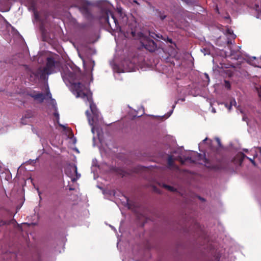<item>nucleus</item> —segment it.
<instances>
[{
    "label": "nucleus",
    "instance_id": "f257e3e1",
    "mask_svg": "<svg viewBox=\"0 0 261 261\" xmlns=\"http://www.w3.org/2000/svg\"><path fill=\"white\" fill-rule=\"evenodd\" d=\"M90 83H66V85L76 97L86 98L89 102L90 108L93 115H96L97 109L93 101L92 93L89 89Z\"/></svg>",
    "mask_w": 261,
    "mask_h": 261
},
{
    "label": "nucleus",
    "instance_id": "f03ea898",
    "mask_svg": "<svg viewBox=\"0 0 261 261\" xmlns=\"http://www.w3.org/2000/svg\"><path fill=\"white\" fill-rule=\"evenodd\" d=\"M137 24V22L135 20L129 22L128 29L124 34L125 36L129 37L130 35L134 39H140L141 45L146 50L150 52L154 51L157 48L156 43L149 37L144 36L143 34L138 31Z\"/></svg>",
    "mask_w": 261,
    "mask_h": 261
},
{
    "label": "nucleus",
    "instance_id": "7ed1b4c3",
    "mask_svg": "<svg viewBox=\"0 0 261 261\" xmlns=\"http://www.w3.org/2000/svg\"><path fill=\"white\" fill-rule=\"evenodd\" d=\"M208 158L209 159H207L205 155H203L197 152H194L193 155L181 158L180 161L182 164H185L187 162H189L191 163L204 164L207 167H211L210 161L216 162L221 161L220 158H222V154L220 149H212V152L208 153Z\"/></svg>",
    "mask_w": 261,
    "mask_h": 261
},
{
    "label": "nucleus",
    "instance_id": "20e7f679",
    "mask_svg": "<svg viewBox=\"0 0 261 261\" xmlns=\"http://www.w3.org/2000/svg\"><path fill=\"white\" fill-rule=\"evenodd\" d=\"M57 63L53 58L48 57L45 67L39 68L36 71V76L41 80H47L48 75L54 72Z\"/></svg>",
    "mask_w": 261,
    "mask_h": 261
},
{
    "label": "nucleus",
    "instance_id": "39448f33",
    "mask_svg": "<svg viewBox=\"0 0 261 261\" xmlns=\"http://www.w3.org/2000/svg\"><path fill=\"white\" fill-rule=\"evenodd\" d=\"M102 19H104L105 22L112 31L117 32H123L118 20L111 11L106 10L102 16Z\"/></svg>",
    "mask_w": 261,
    "mask_h": 261
},
{
    "label": "nucleus",
    "instance_id": "423d86ee",
    "mask_svg": "<svg viewBox=\"0 0 261 261\" xmlns=\"http://www.w3.org/2000/svg\"><path fill=\"white\" fill-rule=\"evenodd\" d=\"M62 77L64 82H73L76 80V75L73 72L68 70L62 74Z\"/></svg>",
    "mask_w": 261,
    "mask_h": 261
},
{
    "label": "nucleus",
    "instance_id": "0eeeda50",
    "mask_svg": "<svg viewBox=\"0 0 261 261\" xmlns=\"http://www.w3.org/2000/svg\"><path fill=\"white\" fill-rule=\"evenodd\" d=\"M245 158L248 159L254 165H255V162L253 160L248 158L244 153L242 152L238 153L237 154L236 156L233 159V160L234 161L236 159H238L240 162V164L241 165L243 162Z\"/></svg>",
    "mask_w": 261,
    "mask_h": 261
},
{
    "label": "nucleus",
    "instance_id": "6e6552de",
    "mask_svg": "<svg viewBox=\"0 0 261 261\" xmlns=\"http://www.w3.org/2000/svg\"><path fill=\"white\" fill-rule=\"evenodd\" d=\"M29 95L33 97L35 100H38L40 103L42 102L45 99V95L42 93H36L33 92L29 94Z\"/></svg>",
    "mask_w": 261,
    "mask_h": 261
},
{
    "label": "nucleus",
    "instance_id": "1a4fd4ad",
    "mask_svg": "<svg viewBox=\"0 0 261 261\" xmlns=\"http://www.w3.org/2000/svg\"><path fill=\"white\" fill-rule=\"evenodd\" d=\"M76 170L77 167L76 166H69L65 169V173L68 176L71 177L73 174L72 172L76 173Z\"/></svg>",
    "mask_w": 261,
    "mask_h": 261
},
{
    "label": "nucleus",
    "instance_id": "9d476101",
    "mask_svg": "<svg viewBox=\"0 0 261 261\" xmlns=\"http://www.w3.org/2000/svg\"><path fill=\"white\" fill-rule=\"evenodd\" d=\"M80 11L85 17L87 19H90L92 15L87 6H83L80 8Z\"/></svg>",
    "mask_w": 261,
    "mask_h": 261
},
{
    "label": "nucleus",
    "instance_id": "9b49d317",
    "mask_svg": "<svg viewBox=\"0 0 261 261\" xmlns=\"http://www.w3.org/2000/svg\"><path fill=\"white\" fill-rule=\"evenodd\" d=\"M198 76L201 80L202 82H210V79L208 73L198 72Z\"/></svg>",
    "mask_w": 261,
    "mask_h": 261
},
{
    "label": "nucleus",
    "instance_id": "f8f14e48",
    "mask_svg": "<svg viewBox=\"0 0 261 261\" xmlns=\"http://www.w3.org/2000/svg\"><path fill=\"white\" fill-rule=\"evenodd\" d=\"M117 13H118V16L121 18V19H122V21L123 22H125L127 21L128 18H127L126 15L123 13L122 10L121 8L117 9Z\"/></svg>",
    "mask_w": 261,
    "mask_h": 261
},
{
    "label": "nucleus",
    "instance_id": "ddd939ff",
    "mask_svg": "<svg viewBox=\"0 0 261 261\" xmlns=\"http://www.w3.org/2000/svg\"><path fill=\"white\" fill-rule=\"evenodd\" d=\"M252 59H253L251 60L253 62L252 64L255 67L261 68V57L259 59L253 57H252Z\"/></svg>",
    "mask_w": 261,
    "mask_h": 261
},
{
    "label": "nucleus",
    "instance_id": "4468645a",
    "mask_svg": "<svg viewBox=\"0 0 261 261\" xmlns=\"http://www.w3.org/2000/svg\"><path fill=\"white\" fill-rule=\"evenodd\" d=\"M254 87L258 93V96L261 98V83H254Z\"/></svg>",
    "mask_w": 261,
    "mask_h": 261
},
{
    "label": "nucleus",
    "instance_id": "2eb2a0df",
    "mask_svg": "<svg viewBox=\"0 0 261 261\" xmlns=\"http://www.w3.org/2000/svg\"><path fill=\"white\" fill-rule=\"evenodd\" d=\"M155 11L158 14V16L160 17V18L162 20H163L164 19H165L166 18L167 15L164 14V12H162L161 11H160L158 9L155 10Z\"/></svg>",
    "mask_w": 261,
    "mask_h": 261
},
{
    "label": "nucleus",
    "instance_id": "dca6fc26",
    "mask_svg": "<svg viewBox=\"0 0 261 261\" xmlns=\"http://www.w3.org/2000/svg\"><path fill=\"white\" fill-rule=\"evenodd\" d=\"M86 114L88 117V122H89V124L91 125V126H93V123H94V119L93 118H91L90 116V114L88 112V111H87L86 112Z\"/></svg>",
    "mask_w": 261,
    "mask_h": 261
},
{
    "label": "nucleus",
    "instance_id": "f3484780",
    "mask_svg": "<svg viewBox=\"0 0 261 261\" xmlns=\"http://www.w3.org/2000/svg\"><path fill=\"white\" fill-rule=\"evenodd\" d=\"M167 162H168V165L169 166L172 167V166H173V165H174V159H173V158L172 155H169V156L168 158Z\"/></svg>",
    "mask_w": 261,
    "mask_h": 261
},
{
    "label": "nucleus",
    "instance_id": "a211bd4d",
    "mask_svg": "<svg viewBox=\"0 0 261 261\" xmlns=\"http://www.w3.org/2000/svg\"><path fill=\"white\" fill-rule=\"evenodd\" d=\"M86 80L88 81V82H92L93 80L91 73H88L86 75Z\"/></svg>",
    "mask_w": 261,
    "mask_h": 261
},
{
    "label": "nucleus",
    "instance_id": "6ab92c4d",
    "mask_svg": "<svg viewBox=\"0 0 261 261\" xmlns=\"http://www.w3.org/2000/svg\"><path fill=\"white\" fill-rule=\"evenodd\" d=\"M164 187L165 188H166V189H167L170 191L174 192L176 190V189L174 187L170 186L164 185Z\"/></svg>",
    "mask_w": 261,
    "mask_h": 261
},
{
    "label": "nucleus",
    "instance_id": "aec40b11",
    "mask_svg": "<svg viewBox=\"0 0 261 261\" xmlns=\"http://www.w3.org/2000/svg\"><path fill=\"white\" fill-rule=\"evenodd\" d=\"M77 170V169L76 170ZM76 175V178H73L71 179L72 181H75L77 179L81 177V174L77 173V171H76V173H75Z\"/></svg>",
    "mask_w": 261,
    "mask_h": 261
},
{
    "label": "nucleus",
    "instance_id": "412c9836",
    "mask_svg": "<svg viewBox=\"0 0 261 261\" xmlns=\"http://www.w3.org/2000/svg\"><path fill=\"white\" fill-rule=\"evenodd\" d=\"M225 88L228 90H229L231 88L230 83H225Z\"/></svg>",
    "mask_w": 261,
    "mask_h": 261
},
{
    "label": "nucleus",
    "instance_id": "4be33fe9",
    "mask_svg": "<svg viewBox=\"0 0 261 261\" xmlns=\"http://www.w3.org/2000/svg\"><path fill=\"white\" fill-rule=\"evenodd\" d=\"M87 25L86 23H82L79 25V28L81 29H84L87 27Z\"/></svg>",
    "mask_w": 261,
    "mask_h": 261
},
{
    "label": "nucleus",
    "instance_id": "5701e85b",
    "mask_svg": "<svg viewBox=\"0 0 261 261\" xmlns=\"http://www.w3.org/2000/svg\"><path fill=\"white\" fill-rule=\"evenodd\" d=\"M216 140L217 142V144L218 145V146L221 147L222 146V145H221V141H220V139L218 138H216Z\"/></svg>",
    "mask_w": 261,
    "mask_h": 261
},
{
    "label": "nucleus",
    "instance_id": "b1692460",
    "mask_svg": "<svg viewBox=\"0 0 261 261\" xmlns=\"http://www.w3.org/2000/svg\"><path fill=\"white\" fill-rule=\"evenodd\" d=\"M54 115L57 119V121H58L59 119V114H58V113L57 112H56L54 113Z\"/></svg>",
    "mask_w": 261,
    "mask_h": 261
},
{
    "label": "nucleus",
    "instance_id": "393cba45",
    "mask_svg": "<svg viewBox=\"0 0 261 261\" xmlns=\"http://www.w3.org/2000/svg\"><path fill=\"white\" fill-rule=\"evenodd\" d=\"M46 96L49 98H51V94L49 91L46 92Z\"/></svg>",
    "mask_w": 261,
    "mask_h": 261
},
{
    "label": "nucleus",
    "instance_id": "a878e982",
    "mask_svg": "<svg viewBox=\"0 0 261 261\" xmlns=\"http://www.w3.org/2000/svg\"><path fill=\"white\" fill-rule=\"evenodd\" d=\"M230 104H231V105H235L236 104V101L235 99H233L231 100Z\"/></svg>",
    "mask_w": 261,
    "mask_h": 261
},
{
    "label": "nucleus",
    "instance_id": "bb28decb",
    "mask_svg": "<svg viewBox=\"0 0 261 261\" xmlns=\"http://www.w3.org/2000/svg\"><path fill=\"white\" fill-rule=\"evenodd\" d=\"M32 114L31 113H28V114H25L24 117L25 118H29L31 117Z\"/></svg>",
    "mask_w": 261,
    "mask_h": 261
},
{
    "label": "nucleus",
    "instance_id": "cd10ccee",
    "mask_svg": "<svg viewBox=\"0 0 261 261\" xmlns=\"http://www.w3.org/2000/svg\"><path fill=\"white\" fill-rule=\"evenodd\" d=\"M225 106L229 110H230L231 108L232 105H231V104H230L229 106H228V105L226 104L225 105Z\"/></svg>",
    "mask_w": 261,
    "mask_h": 261
},
{
    "label": "nucleus",
    "instance_id": "c85d7f7f",
    "mask_svg": "<svg viewBox=\"0 0 261 261\" xmlns=\"http://www.w3.org/2000/svg\"><path fill=\"white\" fill-rule=\"evenodd\" d=\"M219 84H216L215 85H214V87L215 88V89H216L217 87H219Z\"/></svg>",
    "mask_w": 261,
    "mask_h": 261
},
{
    "label": "nucleus",
    "instance_id": "c756f323",
    "mask_svg": "<svg viewBox=\"0 0 261 261\" xmlns=\"http://www.w3.org/2000/svg\"><path fill=\"white\" fill-rule=\"evenodd\" d=\"M167 40L170 43H172V39H170V38H168L167 39Z\"/></svg>",
    "mask_w": 261,
    "mask_h": 261
},
{
    "label": "nucleus",
    "instance_id": "7c9ffc66",
    "mask_svg": "<svg viewBox=\"0 0 261 261\" xmlns=\"http://www.w3.org/2000/svg\"><path fill=\"white\" fill-rule=\"evenodd\" d=\"M207 140V138H206L205 139H204V140H203V142L206 141V140Z\"/></svg>",
    "mask_w": 261,
    "mask_h": 261
},
{
    "label": "nucleus",
    "instance_id": "2f4dec72",
    "mask_svg": "<svg viewBox=\"0 0 261 261\" xmlns=\"http://www.w3.org/2000/svg\"><path fill=\"white\" fill-rule=\"evenodd\" d=\"M244 151L247 152L248 151V149H244Z\"/></svg>",
    "mask_w": 261,
    "mask_h": 261
},
{
    "label": "nucleus",
    "instance_id": "473e14b6",
    "mask_svg": "<svg viewBox=\"0 0 261 261\" xmlns=\"http://www.w3.org/2000/svg\"><path fill=\"white\" fill-rule=\"evenodd\" d=\"M200 199H201L202 201H204V199L203 198H200Z\"/></svg>",
    "mask_w": 261,
    "mask_h": 261
},
{
    "label": "nucleus",
    "instance_id": "72a5a7b5",
    "mask_svg": "<svg viewBox=\"0 0 261 261\" xmlns=\"http://www.w3.org/2000/svg\"><path fill=\"white\" fill-rule=\"evenodd\" d=\"M92 132L93 133H94V127H93L92 128Z\"/></svg>",
    "mask_w": 261,
    "mask_h": 261
},
{
    "label": "nucleus",
    "instance_id": "f704fd0d",
    "mask_svg": "<svg viewBox=\"0 0 261 261\" xmlns=\"http://www.w3.org/2000/svg\"><path fill=\"white\" fill-rule=\"evenodd\" d=\"M38 16V15H37V14H35L36 18H37Z\"/></svg>",
    "mask_w": 261,
    "mask_h": 261
},
{
    "label": "nucleus",
    "instance_id": "c9c22d12",
    "mask_svg": "<svg viewBox=\"0 0 261 261\" xmlns=\"http://www.w3.org/2000/svg\"><path fill=\"white\" fill-rule=\"evenodd\" d=\"M259 152L261 153V147L259 148Z\"/></svg>",
    "mask_w": 261,
    "mask_h": 261
},
{
    "label": "nucleus",
    "instance_id": "e433bc0d",
    "mask_svg": "<svg viewBox=\"0 0 261 261\" xmlns=\"http://www.w3.org/2000/svg\"><path fill=\"white\" fill-rule=\"evenodd\" d=\"M134 3H136L138 4V3H137V2L136 1H134Z\"/></svg>",
    "mask_w": 261,
    "mask_h": 261
},
{
    "label": "nucleus",
    "instance_id": "4c0bfd02",
    "mask_svg": "<svg viewBox=\"0 0 261 261\" xmlns=\"http://www.w3.org/2000/svg\"><path fill=\"white\" fill-rule=\"evenodd\" d=\"M224 82H228V81H226V80H224Z\"/></svg>",
    "mask_w": 261,
    "mask_h": 261
},
{
    "label": "nucleus",
    "instance_id": "58836bf2",
    "mask_svg": "<svg viewBox=\"0 0 261 261\" xmlns=\"http://www.w3.org/2000/svg\"><path fill=\"white\" fill-rule=\"evenodd\" d=\"M156 36L158 37V38H160L159 36L156 35Z\"/></svg>",
    "mask_w": 261,
    "mask_h": 261
},
{
    "label": "nucleus",
    "instance_id": "ea45409f",
    "mask_svg": "<svg viewBox=\"0 0 261 261\" xmlns=\"http://www.w3.org/2000/svg\"><path fill=\"white\" fill-rule=\"evenodd\" d=\"M39 195H40V192L38 190Z\"/></svg>",
    "mask_w": 261,
    "mask_h": 261
}]
</instances>
